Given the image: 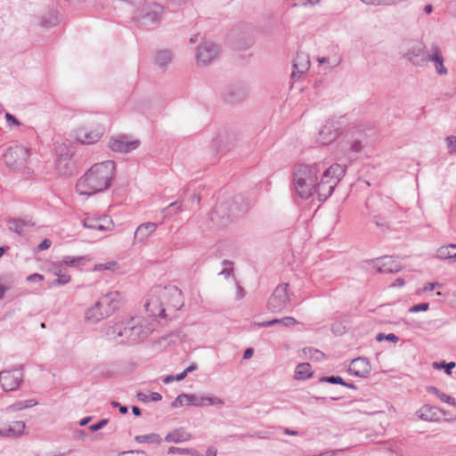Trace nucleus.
Masks as SVG:
<instances>
[{"label": "nucleus", "instance_id": "obj_41", "mask_svg": "<svg viewBox=\"0 0 456 456\" xmlns=\"http://www.w3.org/2000/svg\"><path fill=\"white\" fill-rule=\"evenodd\" d=\"M55 274L58 276V278L54 281L55 284L65 285L70 281V276L62 273L61 269L56 271Z\"/></svg>", "mask_w": 456, "mask_h": 456}, {"label": "nucleus", "instance_id": "obj_25", "mask_svg": "<svg viewBox=\"0 0 456 456\" xmlns=\"http://www.w3.org/2000/svg\"><path fill=\"white\" fill-rule=\"evenodd\" d=\"M157 226V224L153 222L140 224L134 232V240L144 242L156 231Z\"/></svg>", "mask_w": 456, "mask_h": 456}, {"label": "nucleus", "instance_id": "obj_42", "mask_svg": "<svg viewBox=\"0 0 456 456\" xmlns=\"http://www.w3.org/2000/svg\"><path fill=\"white\" fill-rule=\"evenodd\" d=\"M188 394H181L179 395L171 403L173 408L182 407L184 403H187Z\"/></svg>", "mask_w": 456, "mask_h": 456}, {"label": "nucleus", "instance_id": "obj_1", "mask_svg": "<svg viewBox=\"0 0 456 456\" xmlns=\"http://www.w3.org/2000/svg\"><path fill=\"white\" fill-rule=\"evenodd\" d=\"M346 166L333 164L323 170L321 163L298 164L293 172V188L302 200L317 194L319 200L325 201L345 176Z\"/></svg>", "mask_w": 456, "mask_h": 456}, {"label": "nucleus", "instance_id": "obj_43", "mask_svg": "<svg viewBox=\"0 0 456 456\" xmlns=\"http://www.w3.org/2000/svg\"><path fill=\"white\" fill-rule=\"evenodd\" d=\"M445 142L447 144L448 151L450 154H453L456 152V136L449 135L445 138Z\"/></svg>", "mask_w": 456, "mask_h": 456}, {"label": "nucleus", "instance_id": "obj_31", "mask_svg": "<svg viewBox=\"0 0 456 456\" xmlns=\"http://www.w3.org/2000/svg\"><path fill=\"white\" fill-rule=\"evenodd\" d=\"M244 96L245 93L243 90L233 86L228 88L224 94V99L228 102H240L244 98Z\"/></svg>", "mask_w": 456, "mask_h": 456}, {"label": "nucleus", "instance_id": "obj_20", "mask_svg": "<svg viewBox=\"0 0 456 456\" xmlns=\"http://www.w3.org/2000/svg\"><path fill=\"white\" fill-rule=\"evenodd\" d=\"M370 371V364L368 359L364 357H358L352 360L348 368L349 373L360 378H368Z\"/></svg>", "mask_w": 456, "mask_h": 456}, {"label": "nucleus", "instance_id": "obj_36", "mask_svg": "<svg viewBox=\"0 0 456 456\" xmlns=\"http://www.w3.org/2000/svg\"><path fill=\"white\" fill-rule=\"evenodd\" d=\"M87 261L86 256H66L63 257V263L68 266H79L85 265Z\"/></svg>", "mask_w": 456, "mask_h": 456}, {"label": "nucleus", "instance_id": "obj_18", "mask_svg": "<svg viewBox=\"0 0 456 456\" xmlns=\"http://www.w3.org/2000/svg\"><path fill=\"white\" fill-rule=\"evenodd\" d=\"M339 135V127L336 126V122L329 120L319 132L317 141L322 145H328L334 142Z\"/></svg>", "mask_w": 456, "mask_h": 456}, {"label": "nucleus", "instance_id": "obj_62", "mask_svg": "<svg viewBox=\"0 0 456 456\" xmlns=\"http://www.w3.org/2000/svg\"><path fill=\"white\" fill-rule=\"evenodd\" d=\"M114 265H116L115 262H109L106 264L100 265V269L110 270Z\"/></svg>", "mask_w": 456, "mask_h": 456}, {"label": "nucleus", "instance_id": "obj_32", "mask_svg": "<svg viewBox=\"0 0 456 456\" xmlns=\"http://www.w3.org/2000/svg\"><path fill=\"white\" fill-rule=\"evenodd\" d=\"M124 323H116L113 326H109L106 330V335L113 340L119 341L118 338H123Z\"/></svg>", "mask_w": 456, "mask_h": 456}, {"label": "nucleus", "instance_id": "obj_49", "mask_svg": "<svg viewBox=\"0 0 456 456\" xmlns=\"http://www.w3.org/2000/svg\"><path fill=\"white\" fill-rule=\"evenodd\" d=\"M321 0H297L296 3L293 4V6H297V5H304V6H306V5H314L316 4H318Z\"/></svg>", "mask_w": 456, "mask_h": 456}, {"label": "nucleus", "instance_id": "obj_38", "mask_svg": "<svg viewBox=\"0 0 456 456\" xmlns=\"http://www.w3.org/2000/svg\"><path fill=\"white\" fill-rule=\"evenodd\" d=\"M455 367V362H433V368L436 369V370H441V369H444L445 373L447 375H451L452 374V369Z\"/></svg>", "mask_w": 456, "mask_h": 456}, {"label": "nucleus", "instance_id": "obj_21", "mask_svg": "<svg viewBox=\"0 0 456 456\" xmlns=\"http://www.w3.org/2000/svg\"><path fill=\"white\" fill-rule=\"evenodd\" d=\"M7 223L9 230L18 235L26 234L35 225V223L28 218H10Z\"/></svg>", "mask_w": 456, "mask_h": 456}, {"label": "nucleus", "instance_id": "obj_23", "mask_svg": "<svg viewBox=\"0 0 456 456\" xmlns=\"http://www.w3.org/2000/svg\"><path fill=\"white\" fill-rule=\"evenodd\" d=\"M293 68V77H296L297 74H298V77H300L302 74L305 73L310 68V61L308 55L305 53H297L294 59Z\"/></svg>", "mask_w": 456, "mask_h": 456}, {"label": "nucleus", "instance_id": "obj_51", "mask_svg": "<svg viewBox=\"0 0 456 456\" xmlns=\"http://www.w3.org/2000/svg\"><path fill=\"white\" fill-rule=\"evenodd\" d=\"M5 119L8 123L12 124L14 126H20V122L11 113H5Z\"/></svg>", "mask_w": 456, "mask_h": 456}, {"label": "nucleus", "instance_id": "obj_6", "mask_svg": "<svg viewBox=\"0 0 456 456\" xmlns=\"http://www.w3.org/2000/svg\"><path fill=\"white\" fill-rule=\"evenodd\" d=\"M163 11V6L159 4H147L135 11L134 20L139 27L149 28L159 22Z\"/></svg>", "mask_w": 456, "mask_h": 456}, {"label": "nucleus", "instance_id": "obj_61", "mask_svg": "<svg viewBox=\"0 0 456 456\" xmlns=\"http://www.w3.org/2000/svg\"><path fill=\"white\" fill-rule=\"evenodd\" d=\"M161 399H162V395L159 393L151 392V400L152 402H159Z\"/></svg>", "mask_w": 456, "mask_h": 456}, {"label": "nucleus", "instance_id": "obj_37", "mask_svg": "<svg viewBox=\"0 0 456 456\" xmlns=\"http://www.w3.org/2000/svg\"><path fill=\"white\" fill-rule=\"evenodd\" d=\"M101 220H98L97 217H86L83 221V224L86 228L92 229V230H104L105 228L100 224Z\"/></svg>", "mask_w": 456, "mask_h": 456}, {"label": "nucleus", "instance_id": "obj_44", "mask_svg": "<svg viewBox=\"0 0 456 456\" xmlns=\"http://www.w3.org/2000/svg\"><path fill=\"white\" fill-rule=\"evenodd\" d=\"M98 220H101L100 224H102L105 229L100 230L101 232H106L111 230L113 226L112 221L108 216H100L97 217Z\"/></svg>", "mask_w": 456, "mask_h": 456}, {"label": "nucleus", "instance_id": "obj_40", "mask_svg": "<svg viewBox=\"0 0 456 456\" xmlns=\"http://www.w3.org/2000/svg\"><path fill=\"white\" fill-rule=\"evenodd\" d=\"M319 380L322 383L338 384L341 386L345 385V380L339 376L322 377Z\"/></svg>", "mask_w": 456, "mask_h": 456}, {"label": "nucleus", "instance_id": "obj_11", "mask_svg": "<svg viewBox=\"0 0 456 456\" xmlns=\"http://www.w3.org/2000/svg\"><path fill=\"white\" fill-rule=\"evenodd\" d=\"M145 310L149 316L153 318H163L166 319L167 314V307L164 305L163 298L158 292V288L154 290L153 294L150 296L149 299L144 305Z\"/></svg>", "mask_w": 456, "mask_h": 456}, {"label": "nucleus", "instance_id": "obj_24", "mask_svg": "<svg viewBox=\"0 0 456 456\" xmlns=\"http://www.w3.org/2000/svg\"><path fill=\"white\" fill-rule=\"evenodd\" d=\"M26 428L23 421H13L9 427L0 428V436L2 437H19Z\"/></svg>", "mask_w": 456, "mask_h": 456}, {"label": "nucleus", "instance_id": "obj_58", "mask_svg": "<svg viewBox=\"0 0 456 456\" xmlns=\"http://www.w3.org/2000/svg\"><path fill=\"white\" fill-rule=\"evenodd\" d=\"M136 397H137V399H138L140 402H142V403H147V402H149V400H150V399H149V396H148L146 394L142 393V392H138V393L136 394Z\"/></svg>", "mask_w": 456, "mask_h": 456}, {"label": "nucleus", "instance_id": "obj_54", "mask_svg": "<svg viewBox=\"0 0 456 456\" xmlns=\"http://www.w3.org/2000/svg\"><path fill=\"white\" fill-rule=\"evenodd\" d=\"M120 456H147L142 451H129L123 452Z\"/></svg>", "mask_w": 456, "mask_h": 456}, {"label": "nucleus", "instance_id": "obj_8", "mask_svg": "<svg viewBox=\"0 0 456 456\" xmlns=\"http://www.w3.org/2000/svg\"><path fill=\"white\" fill-rule=\"evenodd\" d=\"M403 57L416 67H425L429 55V48H426L422 42H410L403 53Z\"/></svg>", "mask_w": 456, "mask_h": 456}, {"label": "nucleus", "instance_id": "obj_15", "mask_svg": "<svg viewBox=\"0 0 456 456\" xmlns=\"http://www.w3.org/2000/svg\"><path fill=\"white\" fill-rule=\"evenodd\" d=\"M428 62L434 63L436 71L438 75L444 76L448 74V69L444 64V58L442 49L436 42L432 43L429 46V55L427 60V64Z\"/></svg>", "mask_w": 456, "mask_h": 456}, {"label": "nucleus", "instance_id": "obj_60", "mask_svg": "<svg viewBox=\"0 0 456 456\" xmlns=\"http://www.w3.org/2000/svg\"><path fill=\"white\" fill-rule=\"evenodd\" d=\"M254 354V349L251 347L247 348L243 354V359H249Z\"/></svg>", "mask_w": 456, "mask_h": 456}, {"label": "nucleus", "instance_id": "obj_29", "mask_svg": "<svg viewBox=\"0 0 456 456\" xmlns=\"http://www.w3.org/2000/svg\"><path fill=\"white\" fill-rule=\"evenodd\" d=\"M172 61V53L168 50H161L157 53L155 63L162 69L165 70L167 65Z\"/></svg>", "mask_w": 456, "mask_h": 456}, {"label": "nucleus", "instance_id": "obj_4", "mask_svg": "<svg viewBox=\"0 0 456 456\" xmlns=\"http://www.w3.org/2000/svg\"><path fill=\"white\" fill-rule=\"evenodd\" d=\"M367 144V135L360 127H352L346 131L339 147L343 154L348 158L362 151Z\"/></svg>", "mask_w": 456, "mask_h": 456}, {"label": "nucleus", "instance_id": "obj_17", "mask_svg": "<svg viewBox=\"0 0 456 456\" xmlns=\"http://www.w3.org/2000/svg\"><path fill=\"white\" fill-rule=\"evenodd\" d=\"M370 262L375 264L377 271L380 273H398L402 269V265L392 256H388L377 257Z\"/></svg>", "mask_w": 456, "mask_h": 456}, {"label": "nucleus", "instance_id": "obj_50", "mask_svg": "<svg viewBox=\"0 0 456 456\" xmlns=\"http://www.w3.org/2000/svg\"><path fill=\"white\" fill-rule=\"evenodd\" d=\"M280 323L283 324L286 327L293 326L297 323V322L293 317H283L280 319Z\"/></svg>", "mask_w": 456, "mask_h": 456}, {"label": "nucleus", "instance_id": "obj_12", "mask_svg": "<svg viewBox=\"0 0 456 456\" xmlns=\"http://www.w3.org/2000/svg\"><path fill=\"white\" fill-rule=\"evenodd\" d=\"M23 381L21 369L0 371V386L4 391L16 390Z\"/></svg>", "mask_w": 456, "mask_h": 456}, {"label": "nucleus", "instance_id": "obj_48", "mask_svg": "<svg viewBox=\"0 0 456 456\" xmlns=\"http://www.w3.org/2000/svg\"><path fill=\"white\" fill-rule=\"evenodd\" d=\"M331 331L337 336H341L346 332V327L338 323H334L331 325Z\"/></svg>", "mask_w": 456, "mask_h": 456}, {"label": "nucleus", "instance_id": "obj_59", "mask_svg": "<svg viewBox=\"0 0 456 456\" xmlns=\"http://www.w3.org/2000/svg\"><path fill=\"white\" fill-rule=\"evenodd\" d=\"M385 339L392 343H396L399 340V338L394 333H389L386 335Z\"/></svg>", "mask_w": 456, "mask_h": 456}, {"label": "nucleus", "instance_id": "obj_13", "mask_svg": "<svg viewBox=\"0 0 456 456\" xmlns=\"http://www.w3.org/2000/svg\"><path fill=\"white\" fill-rule=\"evenodd\" d=\"M139 140H131L128 135L121 134L112 137L109 142V147L112 151L119 153H128L140 145Z\"/></svg>", "mask_w": 456, "mask_h": 456}, {"label": "nucleus", "instance_id": "obj_46", "mask_svg": "<svg viewBox=\"0 0 456 456\" xmlns=\"http://www.w3.org/2000/svg\"><path fill=\"white\" fill-rule=\"evenodd\" d=\"M428 308H429V304L428 303H420V304H418V305H415L411 306L409 309V312L410 313H418V312H420V311H427V310H428Z\"/></svg>", "mask_w": 456, "mask_h": 456}, {"label": "nucleus", "instance_id": "obj_64", "mask_svg": "<svg viewBox=\"0 0 456 456\" xmlns=\"http://www.w3.org/2000/svg\"><path fill=\"white\" fill-rule=\"evenodd\" d=\"M428 392L430 393V394H435L436 395H437V397L441 394L440 390L437 387H428Z\"/></svg>", "mask_w": 456, "mask_h": 456}, {"label": "nucleus", "instance_id": "obj_33", "mask_svg": "<svg viewBox=\"0 0 456 456\" xmlns=\"http://www.w3.org/2000/svg\"><path fill=\"white\" fill-rule=\"evenodd\" d=\"M37 404V402L34 399H30V400H27V401H20V402H17L13 404L8 406L6 408V411L14 412V411H21L23 409L30 408Z\"/></svg>", "mask_w": 456, "mask_h": 456}, {"label": "nucleus", "instance_id": "obj_14", "mask_svg": "<svg viewBox=\"0 0 456 456\" xmlns=\"http://www.w3.org/2000/svg\"><path fill=\"white\" fill-rule=\"evenodd\" d=\"M146 337L147 332L143 330V327L134 323V320H131L126 325L124 324L123 338L119 339L118 343L134 344Z\"/></svg>", "mask_w": 456, "mask_h": 456}, {"label": "nucleus", "instance_id": "obj_35", "mask_svg": "<svg viewBox=\"0 0 456 456\" xmlns=\"http://www.w3.org/2000/svg\"><path fill=\"white\" fill-rule=\"evenodd\" d=\"M303 353L306 357L315 362H320L324 358V354L314 347H305L303 349Z\"/></svg>", "mask_w": 456, "mask_h": 456}, {"label": "nucleus", "instance_id": "obj_5", "mask_svg": "<svg viewBox=\"0 0 456 456\" xmlns=\"http://www.w3.org/2000/svg\"><path fill=\"white\" fill-rule=\"evenodd\" d=\"M388 203V200H384L380 196H370L366 200L365 208L368 211L367 215L379 228H389L386 216L387 205Z\"/></svg>", "mask_w": 456, "mask_h": 456}, {"label": "nucleus", "instance_id": "obj_39", "mask_svg": "<svg viewBox=\"0 0 456 456\" xmlns=\"http://www.w3.org/2000/svg\"><path fill=\"white\" fill-rule=\"evenodd\" d=\"M181 211V207L179 201H174L170 203L167 208L162 209V213H164L165 217L172 216L175 213Z\"/></svg>", "mask_w": 456, "mask_h": 456}, {"label": "nucleus", "instance_id": "obj_53", "mask_svg": "<svg viewBox=\"0 0 456 456\" xmlns=\"http://www.w3.org/2000/svg\"><path fill=\"white\" fill-rule=\"evenodd\" d=\"M111 405H112V407H114V408H118L119 412H120L121 414H126V413H127V411H128V408H127L126 406H125V405H121L119 403H118V402H116V401L111 402Z\"/></svg>", "mask_w": 456, "mask_h": 456}, {"label": "nucleus", "instance_id": "obj_55", "mask_svg": "<svg viewBox=\"0 0 456 456\" xmlns=\"http://www.w3.org/2000/svg\"><path fill=\"white\" fill-rule=\"evenodd\" d=\"M441 287H442V284L439 282H430V283H428L425 285V287L423 288V290L424 291H431L436 288H441Z\"/></svg>", "mask_w": 456, "mask_h": 456}, {"label": "nucleus", "instance_id": "obj_16", "mask_svg": "<svg viewBox=\"0 0 456 456\" xmlns=\"http://www.w3.org/2000/svg\"><path fill=\"white\" fill-rule=\"evenodd\" d=\"M220 49L217 45L206 42L200 45L197 52V61L200 64L207 65L213 61L219 55Z\"/></svg>", "mask_w": 456, "mask_h": 456}, {"label": "nucleus", "instance_id": "obj_7", "mask_svg": "<svg viewBox=\"0 0 456 456\" xmlns=\"http://www.w3.org/2000/svg\"><path fill=\"white\" fill-rule=\"evenodd\" d=\"M29 154V150L27 147L14 144L8 147L4 154V160L11 169L21 170L26 167Z\"/></svg>", "mask_w": 456, "mask_h": 456}, {"label": "nucleus", "instance_id": "obj_56", "mask_svg": "<svg viewBox=\"0 0 456 456\" xmlns=\"http://www.w3.org/2000/svg\"><path fill=\"white\" fill-rule=\"evenodd\" d=\"M280 319H273V320H271V321H268V322H259V323H256V325L258 327H270V326H273L277 323H280Z\"/></svg>", "mask_w": 456, "mask_h": 456}, {"label": "nucleus", "instance_id": "obj_9", "mask_svg": "<svg viewBox=\"0 0 456 456\" xmlns=\"http://www.w3.org/2000/svg\"><path fill=\"white\" fill-rule=\"evenodd\" d=\"M158 292L162 297L164 305L167 311H177L183 306V293L176 286H168L164 288H158Z\"/></svg>", "mask_w": 456, "mask_h": 456}, {"label": "nucleus", "instance_id": "obj_10", "mask_svg": "<svg viewBox=\"0 0 456 456\" xmlns=\"http://www.w3.org/2000/svg\"><path fill=\"white\" fill-rule=\"evenodd\" d=\"M288 286V283L278 285L269 297L267 302V308L272 313H281L287 307V305L289 302Z\"/></svg>", "mask_w": 456, "mask_h": 456}, {"label": "nucleus", "instance_id": "obj_28", "mask_svg": "<svg viewBox=\"0 0 456 456\" xmlns=\"http://www.w3.org/2000/svg\"><path fill=\"white\" fill-rule=\"evenodd\" d=\"M312 366L308 362H301L297 364L295 370V379H306L312 377Z\"/></svg>", "mask_w": 456, "mask_h": 456}, {"label": "nucleus", "instance_id": "obj_34", "mask_svg": "<svg viewBox=\"0 0 456 456\" xmlns=\"http://www.w3.org/2000/svg\"><path fill=\"white\" fill-rule=\"evenodd\" d=\"M134 440L138 443H148V444H160L162 439L159 435L151 433L148 435L136 436Z\"/></svg>", "mask_w": 456, "mask_h": 456}, {"label": "nucleus", "instance_id": "obj_19", "mask_svg": "<svg viewBox=\"0 0 456 456\" xmlns=\"http://www.w3.org/2000/svg\"><path fill=\"white\" fill-rule=\"evenodd\" d=\"M103 134V129L97 127L87 131L86 128H79L76 131L75 139L81 144H93L98 142Z\"/></svg>", "mask_w": 456, "mask_h": 456}, {"label": "nucleus", "instance_id": "obj_52", "mask_svg": "<svg viewBox=\"0 0 456 456\" xmlns=\"http://www.w3.org/2000/svg\"><path fill=\"white\" fill-rule=\"evenodd\" d=\"M52 245V241L49 239H45L43 241L37 246L38 251H43L49 248Z\"/></svg>", "mask_w": 456, "mask_h": 456}, {"label": "nucleus", "instance_id": "obj_22", "mask_svg": "<svg viewBox=\"0 0 456 456\" xmlns=\"http://www.w3.org/2000/svg\"><path fill=\"white\" fill-rule=\"evenodd\" d=\"M187 405H193L196 407H202L206 405H216L224 404V402L218 397L197 395L193 394H188Z\"/></svg>", "mask_w": 456, "mask_h": 456}, {"label": "nucleus", "instance_id": "obj_47", "mask_svg": "<svg viewBox=\"0 0 456 456\" xmlns=\"http://www.w3.org/2000/svg\"><path fill=\"white\" fill-rule=\"evenodd\" d=\"M438 398L442 401V402H444L450 405H452V406H455L456 405V400L451 396V395H448L444 393H442L439 395Z\"/></svg>", "mask_w": 456, "mask_h": 456}, {"label": "nucleus", "instance_id": "obj_30", "mask_svg": "<svg viewBox=\"0 0 456 456\" xmlns=\"http://www.w3.org/2000/svg\"><path fill=\"white\" fill-rule=\"evenodd\" d=\"M189 437V434H187L183 430L175 429L166 436L165 441L167 443H181L187 441Z\"/></svg>", "mask_w": 456, "mask_h": 456}, {"label": "nucleus", "instance_id": "obj_26", "mask_svg": "<svg viewBox=\"0 0 456 456\" xmlns=\"http://www.w3.org/2000/svg\"><path fill=\"white\" fill-rule=\"evenodd\" d=\"M418 416L425 421H436L439 419V409L436 406L425 404L418 411Z\"/></svg>", "mask_w": 456, "mask_h": 456}, {"label": "nucleus", "instance_id": "obj_2", "mask_svg": "<svg viewBox=\"0 0 456 456\" xmlns=\"http://www.w3.org/2000/svg\"><path fill=\"white\" fill-rule=\"evenodd\" d=\"M116 164L106 160L93 165L77 182L76 191L91 196L107 191L115 176Z\"/></svg>", "mask_w": 456, "mask_h": 456}, {"label": "nucleus", "instance_id": "obj_3", "mask_svg": "<svg viewBox=\"0 0 456 456\" xmlns=\"http://www.w3.org/2000/svg\"><path fill=\"white\" fill-rule=\"evenodd\" d=\"M121 294L111 291L104 295L92 307L87 309L85 319L87 322L94 324L112 314L121 305Z\"/></svg>", "mask_w": 456, "mask_h": 456}, {"label": "nucleus", "instance_id": "obj_45", "mask_svg": "<svg viewBox=\"0 0 456 456\" xmlns=\"http://www.w3.org/2000/svg\"><path fill=\"white\" fill-rule=\"evenodd\" d=\"M108 423H109L108 419H102L100 421H98L97 423L91 425L89 427V430L92 432L98 431V430L103 428Z\"/></svg>", "mask_w": 456, "mask_h": 456}, {"label": "nucleus", "instance_id": "obj_63", "mask_svg": "<svg viewBox=\"0 0 456 456\" xmlns=\"http://www.w3.org/2000/svg\"><path fill=\"white\" fill-rule=\"evenodd\" d=\"M403 285H404V280L403 278L395 279V281L392 284L393 287H402Z\"/></svg>", "mask_w": 456, "mask_h": 456}, {"label": "nucleus", "instance_id": "obj_27", "mask_svg": "<svg viewBox=\"0 0 456 456\" xmlns=\"http://www.w3.org/2000/svg\"><path fill=\"white\" fill-rule=\"evenodd\" d=\"M436 257L442 260L456 262V244H448L440 247L436 251Z\"/></svg>", "mask_w": 456, "mask_h": 456}, {"label": "nucleus", "instance_id": "obj_57", "mask_svg": "<svg viewBox=\"0 0 456 456\" xmlns=\"http://www.w3.org/2000/svg\"><path fill=\"white\" fill-rule=\"evenodd\" d=\"M27 280L32 282L40 281L44 280V276L39 273H33L28 276Z\"/></svg>", "mask_w": 456, "mask_h": 456}]
</instances>
